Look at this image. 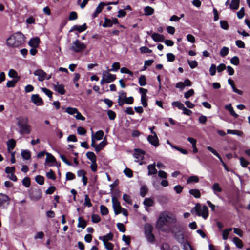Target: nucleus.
Masks as SVG:
<instances>
[{
    "instance_id": "nucleus-1",
    "label": "nucleus",
    "mask_w": 250,
    "mask_h": 250,
    "mask_svg": "<svg viewBox=\"0 0 250 250\" xmlns=\"http://www.w3.org/2000/svg\"><path fill=\"white\" fill-rule=\"evenodd\" d=\"M25 37L20 32H17L11 35L6 41V44L11 47H19L25 42Z\"/></svg>"
},
{
    "instance_id": "nucleus-2",
    "label": "nucleus",
    "mask_w": 250,
    "mask_h": 250,
    "mask_svg": "<svg viewBox=\"0 0 250 250\" xmlns=\"http://www.w3.org/2000/svg\"><path fill=\"white\" fill-rule=\"evenodd\" d=\"M17 125L19 127V132L21 134H29L31 131V126L29 124V119L26 116H19L16 118Z\"/></svg>"
},
{
    "instance_id": "nucleus-3",
    "label": "nucleus",
    "mask_w": 250,
    "mask_h": 250,
    "mask_svg": "<svg viewBox=\"0 0 250 250\" xmlns=\"http://www.w3.org/2000/svg\"><path fill=\"white\" fill-rule=\"evenodd\" d=\"M176 222V219L172 214L168 212H164L160 215L156 224V227L162 230L166 223L172 224Z\"/></svg>"
},
{
    "instance_id": "nucleus-4",
    "label": "nucleus",
    "mask_w": 250,
    "mask_h": 250,
    "mask_svg": "<svg viewBox=\"0 0 250 250\" xmlns=\"http://www.w3.org/2000/svg\"><path fill=\"white\" fill-rule=\"evenodd\" d=\"M172 233L174 234L175 239L177 241L181 243H184L185 239L184 236V232L181 228L179 225H175L171 229Z\"/></svg>"
},
{
    "instance_id": "nucleus-5",
    "label": "nucleus",
    "mask_w": 250,
    "mask_h": 250,
    "mask_svg": "<svg viewBox=\"0 0 250 250\" xmlns=\"http://www.w3.org/2000/svg\"><path fill=\"white\" fill-rule=\"evenodd\" d=\"M86 45L82 42L79 40L73 42L70 47V49L76 53L81 52L86 48Z\"/></svg>"
},
{
    "instance_id": "nucleus-6",
    "label": "nucleus",
    "mask_w": 250,
    "mask_h": 250,
    "mask_svg": "<svg viewBox=\"0 0 250 250\" xmlns=\"http://www.w3.org/2000/svg\"><path fill=\"white\" fill-rule=\"evenodd\" d=\"M196 214L199 216H202L203 218L206 219L208 215V208L206 206H202L200 204H197L194 208Z\"/></svg>"
},
{
    "instance_id": "nucleus-7",
    "label": "nucleus",
    "mask_w": 250,
    "mask_h": 250,
    "mask_svg": "<svg viewBox=\"0 0 250 250\" xmlns=\"http://www.w3.org/2000/svg\"><path fill=\"white\" fill-rule=\"evenodd\" d=\"M134 151L135 153L133 154V156L135 159V161L138 162L140 165L143 164V159L145 152L140 149H135Z\"/></svg>"
},
{
    "instance_id": "nucleus-8",
    "label": "nucleus",
    "mask_w": 250,
    "mask_h": 250,
    "mask_svg": "<svg viewBox=\"0 0 250 250\" xmlns=\"http://www.w3.org/2000/svg\"><path fill=\"white\" fill-rule=\"evenodd\" d=\"M10 203L9 197L5 194L0 193V208H6Z\"/></svg>"
},
{
    "instance_id": "nucleus-9",
    "label": "nucleus",
    "mask_w": 250,
    "mask_h": 250,
    "mask_svg": "<svg viewBox=\"0 0 250 250\" xmlns=\"http://www.w3.org/2000/svg\"><path fill=\"white\" fill-rule=\"evenodd\" d=\"M112 203L115 214L117 215L121 213L122 208L120 205V202L116 197H112Z\"/></svg>"
},
{
    "instance_id": "nucleus-10",
    "label": "nucleus",
    "mask_w": 250,
    "mask_h": 250,
    "mask_svg": "<svg viewBox=\"0 0 250 250\" xmlns=\"http://www.w3.org/2000/svg\"><path fill=\"white\" fill-rule=\"evenodd\" d=\"M102 76L106 81V83L113 82L116 78L115 75L111 74L108 71L104 70L102 71Z\"/></svg>"
},
{
    "instance_id": "nucleus-11",
    "label": "nucleus",
    "mask_w": 250,
    "mask_h": 250,
    "mask_svg": "<svg viewBox=\"0 0 250 250\" xmlns=\"http://www.w3.org/2000/svg\"><path fill=\"white\" fill-rule=\"evenodd\" d=\"M152 133L153 135H149L147 137L148 141L155 147H157L159 146V140L157 136L156 133L154 131H152Z\"/></svg>"
},
{
    "instance_id": "nucleus-12",
    "label": "nucleus",
    "mask_w": 250,
    "mask_h": 250,
    "mask_svg": "<svg viewBox=\"0 0 250 250\" xmlns=\"http://www.w3.org/2000/svg\"><path fill=\"white\" fill-rule=\"evenodd\" d=\"M34 75L38 77V80L39 81L42 82L45 79L46 73L42 69H37L35 70Z\"/></svg>"
},
{
    "instance_id": "nucleus-13",
    "label": "nucleus",
    "mask_w": 250,
    "mask_h": 250,
    "mask_svg": "<svg viewBox=\"0 0 250 250\" xmlns=\"http://www.w3.org/2000/svg\"><path fill=\"white\" fill-rule=\"evenodd\" d=\"M118 21L116 18H113L112 19H109L107 18L104 19V22L103 24L104 27H111L113 24H117Z\"/></svg>"
},
{
    "instance_id": "nucleus-14",
    "label": "nucleus",
    "mask_w": 250,
    "mask_h": 250,
    "mask_svg": "<svg viewBox=\"0 0 250 250\" xmlns=\"http://www.w3.org/2000/svg\"><path fill=\"white\" fill-rule=\"evenodd\" d=\"M30 196L33 200H38L42 196L41 191L39 189L33 190L30 194Z\"/></svg>"
},
{
    "instance_id": "nucleus-15",
    "label": "nucleus",
    "mask_w": 250,
    "mask_h": 250,
    "mask_svg": "<svg viewBox=\"0 0 250 250\" xmlns=\"http://www.w3.org/2000/svg\"><path fill=\"white\" fill-rule=\"evenodd\" d=\"M54 90L61 95H63L65 93L64 86L62 84H60L58 82L53 85Z\"/></svg>"
},
{
    "instance_id": "nucleus-16",
    "label": "nucleus",
    "mask_w": 250,
    "mask_h": 250,
    "mask_svg": "<svg viewBox=\"0 0 250 250\" xmlns=\"http://www.w3.org/2000/svg\"><path fill=\"white\" fill-rule=\"evenodd\" d=\"M32 102L36 105L39 106L43 104V103L42 98L38 94H34L31 97Z\"/></svg>"
},
{
    "instance_id": "nucleus-17",
    "label": "nucleus",
    "mask_w": 250,
    "mask_h": 250,
    "mask_svg": "<svg viewBox=\"0 0 250 250\" xmlns=\"http://www.w3.org/2000/svg\"><path fill=\"white\" fill-rule=\"evenodd\" d=\"M86 173L84 170H79L77 171L78 177H82L83 185L86 186L87 183V178L85 176Z\"/></svg>"
},
{
    "instance_id": "nucleus-18",
    "label": "nucleus",
    "mask_w": 250,
    "mask_h": 250,
    "mask_svg": "<svg viewBox=\"0 0 250 250\" xmlns=\"http://www.w3.org/2000/svg\"><path fill=\"white\" fill-rule=\"evenodd\" d=\"M39 43L40 39L38 37H35L29 41L28 44L33 48H37L39 46Z\"/></svg>"
},
{
    "instance_id": "nucleus-19",
    "label": "nucleus",
    "mask_w": 250,
    "mask_h": 250,
    "mask_svg": "<svg viewBox=\"0 0 250 250\" xmlns=\"http://www.w3.org/2000/svg\"><path fill=\"white\" fill-rule=\"evenodd\" d=\"M152 39L157 42H162L165 40V37L163 35L154 33L151 35Z\"/></svg>"
},
{
    "instance_id": "nucleus-20",
    "label": "nucleus",
    "mask_w": 250,
    "mask_h": 250,
    "mask_svg": "<svg viewBox=\"0 0 250 250\" xmlns=\"http://www.w3.org/2000/svg\"><path fill=\"white\" fill-rule=\"evenodd\" d=\"M87 28V26L85 23H84L82 25H74L72 27L70 31H77L79 32H82L85 31Z\"/></svg>"
},
{
    "instance_id": "nucleus-21",
    "label": "nucleus",
    "mask_w": 250,
    "mask_h": 250,
    "mask_svg": "<svg viewBox=\"0 0 250 250\" xmlns=\"http://www.w3.org/2000/svg\"><path fill=\"white\" fill-rule=\"evenodd\" d=\"M212 189L213 191L214 194L217 196H219L218 193L221 192L222 191V189L220 187V185L218 183H215L213 185Z\"/></svg>"
},
{
    "instance_id": "nucleus-22",
    "label": "nucleus",
    "mask_w": 250,
    "mask_h": 250,
    "mask_svg": "<svg viewBox=\"0 0 250 250\" xmlns=\"http://www.w3.org/2000/svg\"><path fill=\"white\" fill-rule=\"evenodd\" d=\"M147 169L148 170V175H151L155 174L157 172V170L155 168V163H154L153 164L149 165L147 166Z\"/></svg>"
},
{
    "instance_id": "nucleus-23",
    "label": "nucleus",
    "mask_w": 250,
    "mask_h": 250,
    "mask_svg": "<svg viewBox=\"0 0 250 250\" xmlns=\"http://www.w3.org/2000/svg\"><path fill=\"white\" fill-rule=\"evenodd\" d=\"M7 150L9 152L11 153L16 145V141L13 139L9 140L7 142Z\"/></svg>"
},
{
    "instance_id": "nucleus-24",
    "label": "nucleus",
    "mask_w": 250,
    "mask_h": 250,
    "mask_svg": "<svg viewBox=\"0 0 250 250\" xmlns=\"http://www.w3.org/2000/svg\"><path fill=\"white\" fill-rule=\"evenodd\" d=\"M240 0H231L229 8L231 10H237L239 7Z\"/></svg>"
},
{
    "instance_id": "nucleus-25",
    "label": "nucleus",
    "mask_w": 250,
    "mask_h": 250,
    "mask_svg": "<svg viewBox=\"0 0 250 250\" xmlns=\"http://www.w3.org/2000/svg\"><path fill=\"white\" fill-rule=\"evenodd\" d=\"M104 135V133L102 130H99L97 131L95 134H94V132L92 131V137H93L94 139L96 140H100L102 139Z\"/></svg>"
},
{
    "instance_id": "nucleus-26",
    "label": "nucleus",
    "mask_w": 250,
    "mask_h": 250,
    "mask_svg": "<svg viewBox=\"0 0 250 250\" xmlns=\"http://www.w3.org/2000/svg\"><path fill=\"white\" fill-rule=\"evenodd\" d=\"M113 235L112 233H109L104 236H100L99 240H102L103 242H108L109 240L113 239Z\"/></svg>"
},
{
    "instance_id": "nucleus-27",
    "label": "nucleus",
    "mask_w": 250,
    "mask_h": 250,
    "mask_svg": "<svg viewBox=\"0 0 250 250\" xmlns=\"http://www.w3.org/2000/svg\"><path fill=\"white\" fill-rule=\"evenodd\" d=\"M207 149L208 150H209L210 152H211L215 156L217 157L218 158V159H219V160L220 161V162H221V163L222 164V165L223 164V163H225L223 162V161L222 158L221 157V156L219 155V154L218 153V152L214 148H213L211 146H208L207 147Z\"/></svg>"
},
{
    "instance_id": "nucleus-28",
    "label": "nucleus",
    "mask_w": 250,
    "mask_h": 250,
    "mask_svg": "<svg viewBox=\"0 0 250 250\" xmlns=\"http://www.w3.org/2000/svg\"><path fill=\"white\" fill-rule=\"evenodd\" d=\"M46 160H45L46 163H54L56 162V159L51 154L46 152Z\"/></svg>"
},
{
    "instance_id": "nucleus-29",
    "label": "nucleus",
    "mask_w": 250,
    "mask_h": 250,
    "mask_svg": "<svg viewBox=\"0 0 250 250\" xmlns=\"http://www.w3.org/2000/svg\"><path fill=\"white\" fill-rule=\"evenodd\" d=\"M154 9L150 6H146L144 8L145 15L146 16H150L153 14Z\"/></svg>"
},
{
    "instance_id": "nucleus-30",
    "label": "nucleus",
    "mask_w": 250,
    "mask_h": 250,
    "mask_svg": "<svg viewBox=\"0 0 250 250\" xmlns=\"http://www.w3.org/2000/svg\"><path fill=\"white\" fill-rule=\"evenodd\" d=\"M86 156L91 162H96V156L93 152H87L86 154Z\"/></svg>"
},
{
    "instance_id": "nucleus-31",
    "label": "nucleus",
    "mask_w": 250,
    "mask_h": 250,
    "mask_svg": "<svg viewBox=\"0 0 250 250\" xmlns=\"http://www.w3.org/2000/svg\"><path fill=\"white\" fill-rule=\"evenodd\" d=\"M189 193L193 195L194 197L196 198H199L201 196L200 192L198 189H190L189 191Z\"/></svg>"
},
{
    "instance_id": "nucleus-32",
    "label": "nucleus",
    "mask_w": 250,
    "mask_h": 250,
    "mask_svg": "<svg viewBox=\"0 0 250 250\" xmlns=\"http://www.w3.org/2000/svg\"><path fill=\"white\" fill-rule=\"evenodd\" d=\"M78 222L77 227L78 228H81L83 229H84L87 225L86 221L83 219L82 217H80L78 218Z\"/></svg>"
},
{
    "instance_id": "nucleus-33",
    "label": "nucleus",
    "mask_w": 250,
    "mask_h": 250,
    "mask_svg": "<svg viewBox=\"0 0 250 250\" xmlns=\"http://www.w3.org/2000/svg\"><path fill=\"white\" fill-rule=\"evenodd\" d=\"M21 155L22 158L25 160H29L31 157L30 151L27 150H24L21 151Z\"/></svg>"
},
{
    "instance_id": "nucleus-34",
    "label": "nucleus",
    "mask_w": 250,
    "mask_h": 250,
    "mask_svg": "<svg viewBox=\"0 0 250 250\" xmlns=\"http://www.w3.org/2000/svg\"><path fill=\"white\" fill-rule=\"evenodd\" d=\"M227 133L228 134L236 135L239 136H242L243 134V133L242 131L237 130L228 129L227 130Z\"/></svg>"
},
{
    "instance_id": "nucleus-35",
    "label": "nucleus",
    "mask_w": 250,
    "mask_h": 250,
    "mask_svg": "<svg viewBox=\"0 0 250 250\" xmlns=\"http://www.w3.org/2000/svg\"><path fill=\"white\" fill-rule=\"evenodd\" d=\"M77 110L78 109L76 108L68 107L66 108L65 112L69 115L74 116Z\"/></svg>"
},
{
    "instance_id": "nucleus-36",
    "label": "nucleus",
    "mask_w": 250,
    "mask_h": 250,
    "mask_svg": "<svg viewBox=\"0 0 250 250\" xmlns=\"http://www.w3.org/2000/svg\"><path fill=\"white\" fill-rule=\"evenodd\" d=\"M233 242L238 248H242L243 247V243L239 238L237 237L233 238Z\"/></svg>"
},
{
    "instance_id": "nucleus-37",
    "label": "nucleus",
    "mask_w": 250,
    "mask_h": 250,
    "mask_svg": "<svg viewBox=\"0 0 250 250\" xmlns=\"http://www.w3.org/2000/svg\"><path fill=\"white\" fill-rule=\"evenodd\" d=\"M154 201L150 198H146L144 201V204L147 207H151L153 205Z\"/></svg>"
},
{
    "instance_id": "nucleus-38",
    "label": "nucleus",
    "mask_w": 250,
    "mask_h": 250,
    "mask_svg": "<svg viewBox=\"0 0 250 250\" xmlns=\"http://www.w3.org/2000/svg\"><path fill=\"white\" fill-rule=\"evenodd\" d=\"M8 75L10 77L15 79V80L18 79V81L19 79V77L18 76V74L16 71L13 69H10L8 73Z\"/></svg>"
},
{
    "instance_id": "nucleus-39",
    "label": "nucleus",
    "mask_w": 250,
    "mask_h": 250,
    "mask_svg": "<svg viewBox=\"0 0 250 250\" xmlns=\"http://www.w3.org/2000/svg\"><path fill=\"white\" fill-rule=\"evenodd\" d=\"M145 233L147 234L152 232L153 227L149 224H146L144 226Z\"/></svg>"
},
{
    "instance_id": "nucleus-40",
    "label": "nucleus",
    "mask_w": 250,
    "mask_h": 250,
    "mask_svg": "<svg viewBox=\"0 0 250 250\" xmlns=\"http://www.w3.org/2000/svg\"><path fill=\"white\" fill-rule=\"evenodd\" d=\"M148 192V188L146 186H142L140 188V195L144 197Z\"/></svg>"
},
{
    "instance_id": "nucleus-41",
    "label": "nucleus",
    "mask_w": 250,
    "mask_h": 250,
    "mask_svg": "<svg viewBox=\"0 0 250 250\" xmlns=\"http://www.w3.org/2000/svg\"><path fill=\"white\" fill-rule=\"evenodd\" d=\"M231 228H229L227 229H225L222 234V237L224 240H226L228 239V235L229 233V232L232 230Z\"/></svg>"
},
{
    "instance_id": "nucleus-42",
    "label": "nucleus",
    "mask_w": 250,
    "mask_h": 250,
    "mask_svg": "<svg viewBox=\"0 0 250 250\" xmlns=\"http://www.w3.org/2000/svg\"><path fill=\"white\" fill-rule=\"evenodd\" d=\"M139 83L140 86H145L146 84V78L144 75H142L139 79Z\"/></svg>"
},
{
    "instance_id": "nucleus-43",
    "label": "nucleus",
    "mask_w": 250,
    "mask_h": 250,
    "mask_svg": "<svg viewBox=\"0 0 250 250\" xmlns=\"http://www.w3.org/2000/svg\"><path fill=\"white\" fill-rule=\"evenodd\" d=\"M239 160L241 166L243 167H246L249 164V162L247 160H246L244 157H240Z\"/></svg>"
},
{
    "instance_id": "nucleus-44",
    "label": "nucleus",
    "mask_w": 250,
    "mask_h": 250,
    "mask_svg": "<svg viewBox=\"0 0 250 250\" xmlns=\"http://www.w3.org/2000/svg\"><path fill=\"white\" fill-rule=\"evenodd\" d=\"M145 236H146L147 241H149V242L152 243L154 241L155 237L152 232L145 234Z\"/></svg>"
},
{
    "instance_id": "nucleus-45",
    "label": "nucleus",
    "mask_w": 250,
    "mask_h": 250,
    "mask_svg": "<svg viewBox=\"0 0 250 250\" xmlns=\"http://www.w3.org/2000/svg\"><path fill=\"white\" fill-rule=\"evenodd\" d=\"M42 91L50 99L52 98V92L49 89L46 88H42Z\"/></svg>"
},
{
    "instance_id": "nucleus-46",
    "label": "nucleus",
    "mask_w": 250,
    "mask_h": 250,
    "mask_svg": "<svg viewBox=\"0 0 250 250\" xmlns=\"http://www.w3.org/2000/svg\"><path fill=\"white\" fill-rule=\"evenodd\" d=\"M172 105L174 107H177L179 109H182L184 108V104L180 102L175 101L172 103Z\"/></svg>"
},
{
    "instance_id": "nucleus-47",
    "label": "nucleus",
    "mask_w": 250,
    "mask_h": 250,
    "mask_svg": "<svg viewBox=\"0 0 250 250\" xmlns=\"http://www.w3.org/2000/svg\"><path fill=\"white\" fill-rule=\"evenodd\" d=\"M123 200L128 204H132V201L130 196L126 194H124L123 197Z\"/></svg>"
},
{
    "instance_id": "nucleus-48",
    "label": "nucleus",
    "mask_w": 250,
    "mask_h": 250,
    "mask_svg": "<svg viewBox=\"0 0 250 250\" xmlns=\"http://www.w3.org/2000/svg\"><path fill=\"white\" fill-rule=\"evenodd\" d=\"M84 205L85 206H87L88 207H91L92 206V204L90 201V199L88 197V195L85 194L84 196Z\"/></svg>"
},
{
    "instance_id": "nucleus-49",
    "label": "nucleus",
    "mask_w": 250,
    "mask_h": 250,
    "mask_svg": "<svg viewBox=\"0 0 250 250\" xmlns=\"http://www.w3.org/2000/svg\"><path fill=\"white\" fill-rule=\"evenodd\" d=\"M35 180L37 183L40 185H43L44 184V177L41 175H38L35 178Z\"/></svg>"
},
{
    "instance_id": "nucleus-50",
    "label": "nucleus",
    "mask_w": 250,
    "mask_h": 250,
    "mask_svg": "<svg viewBox=\"0 0 250 250\" xmlns=\"http://www.w3.org/2000/svg\"><path fill=\"white\" fill-rule=\"evenodd\" d=\"M199 181V178L197 176H191L188 178L187 180V183H190L192 182H198Z\"/></svg>"
},
{
    "instance_id": "nucleus-51",
    "label": "nucleus",
    "mask_w": 250,
    "mask_h": 250,
    "mask_svg": "<svg viewBox=\"0 0 250 250\" xmlns=\"http://www.w3.org/2000/svg\"><path fill=\"white\" fill-rule=\"evenodd\" d=\"M22 184L26 188L29 187L30 186V180L28 177H25L22 181Z\"/></svg>"
},
{
    "instance_id": "nucleus-52",
    "label": "nucleus",
    "mask_w": 250,
    "mask_h": 250,
    "mask_svg": "<svg viewBox=\"0 0 250 250\" xmlns=\"http://www.w3.org/2000/svg\"><path fill=\"white\" fill-rule=\"evenodd\" d=\"M46 177L48 179H50L52 180H55L56 179V176L55 175L54 172L52 170H50L49 171L46 173Z\"/></svg>"
},
{
    "instance_id": "nucleus-53",
    "label": "nucleus",
    "mask_w": 250,
    "mask_h": 250,
    "mask_svg": "<svg viewBox=\"0 0 250 250\" xmlns=\"http://www.w3.org/2000/svg\"><path fill=\"white\" fill-rule=\"evenodd\" d=\"M229 53V48L227 47H223L220 51V55L222 57L226 56Z\"/></svg>"
},
{
    "instance_id": "nucleus-54",
    "label": "nucleus",
    "mask_w": 250,
    "mask_h": 250,
    "mask_svg": "<svg viewBox=\"0 0 250 250\" xmlns=\"http://www.w3.org/2000/svg\"><path fill=\"white\" fill-rule=\"evenodd\" d=\"M100 211L101 214L104 215H106L108 213L107 208L104 205H101L100 206Z\"/></svg>"
},
{
    "instance_id": "nucleus-55",
    "label": "nucleus",
    "mask_w": 250,
    "mask_h": 250,
    "mask_svg": "<svg viewBox=\"0 0 250 250\" xmlns=\"http://www.w3.org/2000/svg\"><path fill=\"white\" fill-rule=\"evenodd\" d=\"M74 117L76 119L82 121H84L85 119V117H83L78 110H77V112L75 114Z\"/></svg>"
},
{
    "instance_id": "nucleus-56",
    "label": "nucleus",
    "mask_w": 250,
    "mask_h": 250,
    "mask_svg": "<svg viewBox=\"0 0 250 250\" xmlns=\"http://www.w3.org/2000/svg\"><path fill=\"white\" fill-rule=\"evenodd\" d=\"M120 68V64L119 62H114L112 65V68L109 70V71H117Z\"/></svg>"
},
{
    "instance_id": "nucleus-57",
    "label": "nucleus",
    "mask_w": 250,
    "mask_h": 250,
    "mask_svg": "<svg viewBox=\"0 0 250 250\" xmlns=\"http://www.w3.org/2000/svg\"><path fill=\"white\" fill-rule=\"evenodd\" d=\"M230 62L232 64L238 65L239 64V59L237 56L232 57L230 60Z\"/></svg>"
},
{
    "instance_id": "nucleus-58",
    "label": "nucleus",
    "mask_w": 250,
    "mask_h": 250,
    "mask_svg": "<svg viewBox=\"0 0 250 250\" xmlns=\"http://www.w3.org/2000/svg\"><path fill=\"white\" fill-rule=\"evenodd\" d=\"M167 61L171 62H173L175 59V55L171 53H168L167 54Z\"/></svg>"
},
{
    "instance_id": "nucleus-59",
    "label": "nucleus",
    "mask_w": 250,
    "mask_h": 250,
    "mask_svg": "<svg viewBox=\"0 0 250 250\" xmlns=\"http://www.w3.org/2000/svg\"><path fill=\"white\" fill-rule=\"evenodd\" d=\"M92 221L93 223H98L100 221L101 218L97 214H93L91 217Z\"/></svg>"
},
{
    "instance_id": "nucleus-60",
    "label": "nucleus",
    "mask_w": 250,
    "mask_h": 250,
    "mask_svg": "<svg viewBox=\"0 0 250 250\" xmlns=\"http://www.w3.org/2000/svg\"><path fill=\"white\" fill-rule=\"evenodd\" d=\"M140 50L141 53H150L152 52L151 50L145 46L141 47Z\"/></svg>"
},
{
    "instance_id": "nucleus-61",
    "label": "nucleus",
    "mask_w": 250,
    "mask_h": 250,
    "mask_svg": "<svg viewBox=\"0 0 250 250\" xmlns=\"http://www.w3.org/2000/svg\"><path fill=\"white\" fill-rule=\"evenodd\" d=\"M107 115L110 120H114L116 118V113L112 110H108L107 112Z\"/></svg>"
},
{
    "instance_id": "nucleus-62",
    "label": "nucleus",
    "mask_w": 250,
    "mask_h": 250,
    "mask_svg": "<svg viewBox=\"0 0 250 250\" xmlns=\"http://www.w3.org/2000/svg\"><path fill=\"white\" fill-rule=\"evenodd\" d=\"M117 228L120 231L122 232H125V228L123 223H118L117 224Z\"/></svg>"
},
{
    "instance_id": "nucleus-63",
    "label": "nucleus",
    "mask_w": 250,
    "mask_h": 250,
    "mask_svg": "<svg viewBox=\"0 0 250 250\" xmlns=\"http://www.w3.org/2000/svg\"><path fill=\"white\" fill-rule=\"evenodd\" d=\"M75 178V175L70 172H67L66 174V179L67 180H72Z\"/></svg>"
},
{
    "instance_id": "nucleus-64",
    "label": "nucleus",
    "mask_w": 250,
    "mask_h": 250,
    "mask_svg": "<svg viewBox=\"0 0 250 250\" xmlns=\"http://www.w3.org/2000/svg\"><path fill=\"white\" fill-rule=\"evenodd\" d=\"M105 248L108 250H112L113 249V245L110 242H103Z\"/></svg>"
}]
</instances>
